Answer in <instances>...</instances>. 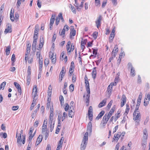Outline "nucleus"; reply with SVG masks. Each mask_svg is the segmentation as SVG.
<instances>
[{
	"label": "nucleus",
	"mask_w": 150,
	"mask_h": 150,
	"mask_svg": "<svg viewBox=\"0 0 150 150\" xmlns=\"http://www.w3.org/2000/svg\"><path fill=\"white\" fill-rule=\"evenodd\" d=\"M23 133V130H21L20 132V133L18 134L17 132L16 133V136L17 137V143L21 145L22 142L23 144H24L25 143V135H22V140L21 139V135Z\"/></svg>",
	"instance_id": "1"
},
{
	"label": "nucleus",
	"mask_w": 150,
	"mask_h": 150,
	"mask_svg": "<svg viewBox=\"0 0 150 150\" xmlns=\"http://www.w3.org/2000/svg\"><path fill=\"white\" fill-rule=\"evenodd\" d=\"M88 132H86L85 134L82 142L81 145V150H85L86 145L87 144L88 140Z\"/></svg>",
	"instance_id": "2"
},
{
	"label": "nucleus",
	"mask_w": 150,
	"mask_h": 150,
	"mask_svg": "<svg viewBox=\"0 0 150 150\" xmlns=\"http://www.w3.org/2000/svg\"><path fill=\"white\" fill-rule=\"evenodd\" d=\"M133 119L135 121V125H138L140 121L141 115L140 112H134L133 113Z\"/></svg>",
	"instance_id": "3"
},
{
	"label": "nucleus",
	"mask_w": 150,
	"mask_h": 150,
	"mask_svg": "<svg viewBox=\"0 0 150 150\" xmlns=\"http://www.w3.org/2000/svg\"><path fill=\"white\" fill-rule=\"evenodd\" d=\"M110 117L107 114H105L103 116L101 125L103 127H104L107 122L108 121Z\"/></svg>",
	"instance_id": "4"
},
{
	"label": "nucleus",
	"mask_w": 150,
	"mask_h": 150,
	"mask_svg": "<svg viewBox=\"0 0 150 150\" xmlns=\"http://www.w3.org/2000/svg\"><path fill=\"white\" fill-rule=\"evenodd\" d=\"M88 118L90 121H92L93 120V109L91 106L89 107L88 111Z\"/></svg>",
	"instance_id": "5"
},
{
	"label": "nucleus",
	"mask_w": 150,
	"mask_h": 150,
	"mask_svg": "<svg viewBox=\"0 0 150 150\" xmlns=\"http://www.w3.org/2000/svg\"><path fill=\"white\" fill-rule=\"evenodd\" d=\"M7 28H6L4 31V33L5 34L8 33H11L12 32L11 25V24L7 23L6 25Z\"/></svg>",
	"instance_id": "6"
},
{
	"label": "nucleus",
	"mask_w": 150,
	"mask_h": 150,
	"mask_svg": "<svg viewBox=\"0 0 150 150\" xmlns=\"http://www.w3.org/2000/svg\"><path fill=\"white\" fill-rule=\"evenodd\" d=\"M118 51V48L117 47V45H116L115 46L112 53V58H114L115 57L116 55L117 54Z\"/></svg>",
	"instance_id": "7"
},
{
	"label": "nucleus",
	"mask_w": 150,
	"mask_h": 150,
	"mask_svg": "<svg viewBox=\"0 0 150 150\" xmlns=\"http://www.w3.org/2000/svg\"><path fill=\"white\" fill-rule=\"evenodd\" d=\"M102 19V17L101 16H100L97 20L96 21V24L98 28L101 25V21Z\"/></svg>",
	"instance_id": "8"
},
{
	"label": "nucleus",
	"mask_w": 150,
	"mask_h": 150,
	"mask_svg": "<svg viewBox=\"0 0 150 150\" xmlns=\"http://www.w3.org/2000/svg\"><path fill=\"white\" fill-rule=\"evenodd\" d=\"M51 54H52L51 57L50 58H52V62L53 64H55L56 60V56H54V54L51 52H50L49 56H50Z\"/></svg>",
	"instance_id": "9"
},
{
	"label": "nucleus",
	"mask_w": 150,
	"mask_h": 150,
	"mask_svg": "<svg viewBox=\"0 0 150 150\" xmlns=\"http://www.w3.org/2000/svg\"><path fill=\"white\" fill-rule=\"evenodd\" d=\"M37 38H33V41L32 44V50L33 51H35L36 49V46L37 45Z\"/></svg>",
	"instance_id": "10"
},
{
	"label": "nucleus",
	"mask_w": 150,
	"mask_h": 150,
	"mask_svg": "<svg viewBox=\"0 0 150 150\" xmlns=\"http://www.w3.org/2000/svg\"><path fill=\"white\" fill-rule=\"evenodd\" d=\"M121 136L120 132H118L116 135L115 134L112 139V142H113L115 140L118 141Z\"/></svg>",
	"instance_id": "11"
},
{
	"label": "nucleus",
	"mask_w": 150,
	"mask_h": 150,
	"mask_svg": "<svg viewBox=\"0 0 150 150\" xmlns=\"http://www.w3.org/2000/svg\"><path fill=\"white\" fill-rule=\"evenodd\" d=\"M37 88L36 85H34L33 89L32 95L34 98L37 95Z\"/></svg>",
	"instance_id": "12"
},
{
	"label": "nucleus",
	"mask_w": 150,
	"mask_h": 150,
	"mask_svg": "<svg viewBox=\"0 0 150 150\" xmlns=\"http://www.w3.org/2000/svg\"><path fill=\"white\" fill-rule=\"evenodd\" d=\"M76 31L73 28H71V32L70 33V38L71 39H72V36H74L76 35Z\"/></svg>",
	"instance_id": "13"
},
{
	"label": "nucleus",
	"mask_w": 150,
	"mask_h": 150,
	"mask_svg": "<svg viewBox=\"0 0 150 150\" xmlns=\"http://www.w3.org/2000/svg\"><path fill=\"white\" fill-rule=\"evenodd\" d=\"M128 65L130 67H131V74L132 76H135V71L134 69L132 66L131 64L129 63L128 64Z\"/></svg>",
	"instance_id": "14"
},
{
	"label": "nucleus",
	"mask_w": 150,
	"mask_h": 150,
	"mask_svg": "<svg viewBox=\"0 0 150 150\" xmlns=\"http://www.w3.org/2000/svg\"><path fill=\"white\" fill-rule=\"evenodd\" d=\"M107 102V99H105L103 100L98 105V107L99 108H101L105 105Z\"/></svg>",
	"instance_id": "15"
},
{
	"label": "nucleus",
	"mask_w": 150,
	"mask_h": 150,
	"mask_svg": "<svg viewBox=\"0 0 150 150\" xmlns=\"http://www.w3.org/2000/svg\"><path fill=\"white\" fill-rule=\"evenodd\" d=\"M14 84L15 87L18 90V92L20 93H21V87L19 84L17 83L16 82H14Z\"/></svg>",
	"instance_id": "16"
},
{
	"label": "nucleus",
	"mask_w": 150,
	"mask_h": 150,
	"mask_svg": "<svg viewBox=\"0 0 150 150\" xmlns=\"http://www.w3.org/2000/svg\"><path fill=\"white\" fill-rule=\"evenodd\" d=\"M92 130V125L91 122H88L87 126V131L90 133H91Z\"/></svg>",
	"instance_id": "17"
},
{
	"label": "nucleus",
	"mask_w": 150,
	"mask_h": 150,
	"mask_svg": "<svg viewBox=\"0 0 150 150\" xmlns=\"http://www.w3.org/2000/svg\"><path fill=\"white\" fill-rule=\"evenodd\" d=\"M75 110L74 109H70L68 115L69 117H72L74 116V114Z\"/></svg>",
	"instance_id": "18"
},
{
	"label": "nucleus",
	"mask_w": 150,
	"mask_h": 150,
	"mask_svg": "<svg viewBox=\"0 0 150 150\" xmlns=\"http://www.w3.org/2000/svg\"><path fill=\"white\" fill-rule=\"evenodd\" d=\"M96 69V67H94L92 72V76L93 79H95L96 77V74L97 73Z\"/></svg>",
	"instance_id": "19"
},
{
	"label": "nucleus",
	"mask_w": 150,
	"mask_h": 150,
	"mask_svg": "<svg viewBox=\"0 0 150 150\" xmlns=\"http://www.w3.org/2000/svg\"><path fill=\"white\" fill-rule=\"evenodd\" d=\"M105 112L103 111H102L97 116L96 118V119L98 120L99 119L101 118L103 115L104 114Z\"/></svg>",
	"instance_id": "20"
},
{
	"label": "nucleus",
	"mask_w": 150,
	"mask_h": 150,
	"mask_svg": "<svg viewBox=\"0 0 150 150\" xmlns=\"http://www.w3.org/2000/svg\"><path fill=\"white\" fill-rule=\"evenodd\" d=\"M44 43V38L43 37H41L40 38L39 48H42L43 46Z\"/></svg>",
	"instance_id": "21"
},
{
	"label": "nucleus",
	"mask_w": 150,
	"mask_h": 150,
	"mask_svg": "<svg viewBox=\"0 0 150 150\" xmlns=\"http://www.w3.org/2000/svg\"><path fill=\"white\" fill-rule=\"evenodd\" d=\"M115 110V108L114 107H112L110 110L109 113L107 114V115L110 117L114 113Z\"/></svg>",
	"instance_id": "22"
},
{
	"label": "nucleus",
	"mask_w": 150,
	"mask_h": 150,
	"mask_svg": "<svg viewBox=\"0 0 150 150\" xmlns=\"http://www.w3.org/2000/svg\"><path fill=\"white\" fill-rule=\"evenodd\" d=\"M38 28H36V27H35V30L34 31V33L33 36V38H37L38 37Z\"/></svg>",
	"instance_id": "23"
},
{
	"label": "nucleus",
	"mask_w": 150,
	"mask_h": 150,
	"mask_svg": "<svg viewBox=\"0 0 150 150\" xmlns=\"http://www.w3.org/2000/svg\"><path fill=\"white\" fill-rule=\"evenodd\" d=\"M146 141H142V149L143 150H145L146 148Z\"/></svg>",
	"instance_id": "24"
},
{
	"label": "nucleus",
	"mask_w": 150,
	"mask_h": 150,
	"mask_svg": "<svg viewBox=\"0 0 150 150\" xmlns=\"http://www.w3.org/2000/svg\"><path fill=\"white\" fill-rule=\"evenodd\" d=\"M112 91V85L111 84H110V85L108 86L107 88V91H108V93H109V94L111 93V91Z\"/></svg>",
	"instance_id": "25"
},
{
	"label": "nucleus",
	"mask_w": 150,
	"mask_h": 150,
	"mask_svg": "<svg viewBox=\"0 0 150 150\" xmlns=\"http://www.w3.org/2000/svg\"><path fill=\"white\" fill-rule=\"evenodd\" d=\"M55 16L52 15L51 17L50 21V25L52 26L55 20Z\"/></svg>",
	"instance_id": "26"
},
{
	"label": "nucleus",
	"mask_w": 150,
	"mask_h": 150,
	"mask_svg": "<svg viewBox=\"0 0 150 150\" xmlns=\"http://www.w3.org/2000/svg\"><path fill=\"white\" fill-rule=\"evenodd\" d=\"M31 76H27L26 80V85L27 86H29L30 84V82L31 80Z\"/></svg>",
	"instance_id": "27"
},
{
	"label": "nucleus",
	"mask_w": 150,
	"mask_h": 150,
	"mask_svg": "<svg viewBox=\"0 0 150 150\" xmlns=\"http://www.w3.org/2000/svg\"><path fill=\"white\" fill-rule=\"evenodd\" d=\"M85 84V87L86 88V90L87 91V93H90V89L89 87V84Z\"/></svg>",
	"instance_id": "28"
},
{
	"label": "nucleus",
	"mask_w": 150,
	"mask_h": 150,
	"mask_svg": "<svg viewBox=\"0 0 150 150\" xmlns=\"http://www.w3.org/2000/svg\"><path fill=\"white\" fill-rule=\"evenodd\" d=\"M25 0H17V2L16 4V7L17 8H19L21 4V2L22 1V2H23L25 1Z\"/></svg>",
	"instance_id": "29"
},
{
	"label": "nucleus",
	"mask_w": 150,
	"mask_h": 150,
	"mask_svg": "<svg viewBox=\"0 0 150 150\" xmlns=\"http://www.w3.org/2000/svg\"><path fill=\"white\" fill-rule=\"evenodd\" d=\"M70 8L72 12L74 14L76 13V11L75 8L74 7L72 6L71 4H70Z\"/></svg>",
	"instance_id": "30"
},
{
	"label": "nucleus",
	"mask_w": 150,
	"mask_h": 150,
	"mask_svg": "<svg viewBox=\"0 0 150 150\" xmlns=\"http://www.w3.org/2000/svg\"><path fill=\"white\" fill-rule=\"evenodd\" d=\"M10 47L9 46L7 47L5 50V52H6V55H8L10 54Z\"/></svg>",
	"instance_id": "31"
},
{
	"label": "nucleus",
	"mask_w": 150,
	"mask_h": 150,
	"mask_svg": "<svg viewBox=\"0 0 150 150\" xmlns=\"http://www.w3.org/2000/svg\"><path fill=\"white\" fill-rule=\"evenodd\" d=\"M10 18L12 21L13 22L14 21L15 18L14 17L13 13L11 11L10 13Z\"/></svg>",
	"instance_id": "32"
},
{
	"label": "nucleus",
	"mask_w": 150,
	"mask_h": 150,
	"mask_svg": "<svg viewBox=\"0 0 150 150\" xmlns=\"http://www.w3.org/2000/svg\"><path fill=\"white\" fill-rule=\"evenodd\" d=\"M6 83V82L5 81H4L2 83L1 85H0V90L1 89L3 90L4 88V87L5 86Z\"/></svg>",
	"instance_id": "33"
},
{
	"label": "nucleus",
	"mask_w": 150,
	"mask_h": 150,
	"mask_svg": "<svg viewBox=\"0 0 150 150\" xmlns=\"http://www.w3.org/2000/svg\"><path fill=\"white\" fill-rule=\"evenodd\" d=\"M115 37V34H110L109 36V42H112Z\"/></svg>",
	"instance_id": "34"
},
{
	"label": "nucleus",
	"mask_w": 150,
	"mask_h": 150,
	"mask_svg": "<svg viewBox=\"0 0 150 150\" xmlns=\"http://www.w3.org/2000/svg\"><path fill=\"white\" fill-rule=\"evenodd\" d=\"M66 31V30L64 29V28H63V29H62V31L61 33H60V32L59 31V35L61 36L63 35V37H64V35L65 34V31Z\"/></svg>",
	"instance_id": "35"
},
{
	"label": "nucleus",
	"mask_w": 150,
	"mask_h": 150,
	"mask_svg": "<svg viewBox=\"0 0 150 150\" xmlns=\"http://www.w3.org/2000/svg\"><path fill=\"white\" fill-rule=\"evenodd\" d=\"M54 116L53 114L50 113V116H49V122H51L53 120V117Z\"/></svg>",
	"instance_id": "36"
},
{
	"label": "nucleus",
	"mask_w": 150,
	"mask_h": 150,
	"mask_svg": "<svg viewBox=\"0 0 150 150\" xmlns=\"http://www.w3.org/2000/svg\"><path fill=\"white\" fill-rule=\"evenodd\" d=\"M74 103L73 101H72L71 102V103H70L69 105H70V109H74Z\"/></svg>",
	"instance_id": "37"
},
{
	"label": "nucleus",
	"mask_w": 150,
	"mask_h": 150,
	"mask_svg": "<svg viewBox=\"0 0 150 150\" xmlns=\"http://www.w3.org/2000/svg\"><path fill=\"white\" fill-rule=\"evenodd\" d=\"M49 124H50V131L51 132H52L53 129L54 127V123H52V122H49Z\"/></svg>",
	"instance_id": "38"
},
{
	"label": "nucleus",
	"mask_w": 150,
	"mask_h": 150,
	"mask_svg": "<svg viewBox=\"0 0 150 150\" xmlns=\"http://www.w3.org/2000/svg\"><path fill=\"white\" fill-rule=\"evenodd\" d=\"M128 117L127 116H125L123 117V120L121 121V123H124L126 120H127Z\"/></svg>",
	"instance_id": "39"
},
{
	"label": "nucleus",
	"mask_w": 150,
	"mask_h": 150,
	"mask_svg": "<svg viewBox=\"0 0 150 150\" xmlns=\"http://www.w3.org/2000/svg\"><path fill=\"white\" fill-rule=\"evenodd\" d=\"M63 141H64V138L63 137H62V138L60 139L58 145H61V146H62V144L63 142Z\"/></svg>",
	"instance_id": "40"
},
{
	"label": "nucleus",
	"mask_w": 150,
	"mask_h": 150,
	"mask_svg": "<svg viewBox=\"0 0 150 150\" xmlns=\"http://www.w3.org/2000/svg\"><path fill=\"white\" fill-rule=\"evenodd\" d=\"M58 17H59V19H61L62 20V22H64V20L62 16V13H60L58 15Z\"/></svg>",
	"instance_id": "41"
},
{
	"label": "nucleus",
	"mask_w": 150,
	"mask_h": 150,
	"mask_svg": "<svg viewBox=\"0 0 150 150\" xmlns=\"http://www.w3.org/2000/svg\"><path fill=\"white\" fill-rule=\"evenodd\" d=\"M31 46V44L30 43H28L27 45V50L28 52H29L30 51V47Z\"/></svg>",
	"instance_id": "42"
},
{
	"label": "nucleus",
	"mask_w": 150,
	"mask_h": 150,
	"mask_svg": "<svg viewBox=\"0 0 150 150\" xmlns=\"http://www.w3.org/2000/svg\"><path fill=\"white\" fill-rule=\"evenodd\" d=\"M27 76H31V67L30 66L28 67V69L27 71Z\"/></svg>",
	"instance_id": "43"
},
{
	"label": "nucleus",
	"mask_w": 150,
	"mask_h": 150,
	"mask_svg": "<svg viewBox=\"0 0 150 150\" xmlns=\"http://www.w3.org/2000/svg\"><path fill=\"white\" fill-rule=\"evenodd\" d=\"M43 137L42 135H40L38 138L37 140L41 142L42 139Z\"/></svg>",
	"instance_id": "44"
},
{
	"label": "nucleus",
	"mask_w": 150,
	"mask_h": 150,
	"mask_svg": "<svg viewBox=\"0 0 150 150\" xmlns=\"http://www.w3.org/2000/svg\"><path fill=\"white\" fill-rule=\"evenodd\" d=\"M126 109L125 110V112L126 113H127V114L129 112V105L128 104H127L126 105Z\"/></svg>",
	"instance_id": "45"
},
{
	"label": "nucleus",
	"mask_w": 150,
	"mask_h": 150,
	"mask_svg": "<svg viewBox=\"0 0 150 150\" xmlns=\"http://www.w3.org/2000/svg\"><path fill=\"white\" fill-rule=\"evenodd\" d=\"M11 60V62L13 63L15 62V55L14 54H13L12 55Z\"/></svg>",
	"instance_id": "46"
},
{
	"label": "nucleus",
	"mask_w": 150,
	"mask_h": 150,
	"mask_svg": "<svg viewBox=\"0 0 150 150\" xmlns=\"http://www.w3.org/2000/svg\"><path fill=\"white\" fill-rule=\"evenodd\" d=\"M121 100L122 101L126 102V98L125 95H122Z\"/></svg>",
	"instance_id": "47"
},
{
	"label": "nucleus",
	"mask_w": 150,
	"mask_h": 150,
	"mask_svg": "<svg viewBox=\"0 0 150 150\" xmlns=\"http://www.w3.org/2000/svg\"><path fill=\"white\" fill-rule=\"evenodd\" d=\"M69 88L70 91H74V86L73 84H71L70 85L69 87Z\"/></svg>",
	"instance_id": "48"
},
{
	"label": "nucleus",
	"mask_w": 150,
	"mask_h": 150,
	"mask_svg": "<svg viewBox=\"0 0 150 150\" xmlns=\"http://www.w3.org/2000/svg\"><path fill=\"white\" fill-rule=\"evenodd\" d=\"M98 33L97 32H95L93 33V37L94 38V39H96L97 36H98Z\"/></svg>",
	"instance_id": "49"
},
{
	"label": "nucleus",
	"mask_w": 150,
	"mask_h": 150,
	"mask_svg": "<svg viewBox=\"0 0 150 150\" xmlns=\"http://www.w3.org/2000/svg\"><path fill=\"white\" fill-rule=\"evenodd\" d=\"M5 6L4 4H3L1 6L0 8V12L1 13H2L3 11V9L4 8Z\"/></svg>",
	"instance_id": "50"
},
{
	"label": "nucleus",
	"mask_w": 150,
	"mask_h": 150,
	"mask_svg": "<svg viewBox=\"0 0 150 150\" xmlns=\"http://www.w3.org/2000/svg\"><path fill=\"white\" fill-rule=\"evenodd\" d=\"M39 122V121L38 120H36L34 124V126L35 127H37L38 125Z\"/></svg>",
	"instance_id": "51"
},
{
	"label": "nucleus",
	"mask_w": 150,
	"mask_h": 150,
	"mask_svg": "<svg viewBox=\"0 0 150 150\" xmlns=\"http://www.w3.org/2000/svg\"><path fill=\"white\" fill-rule=\"evenodd\" d=\"M147 100V98L146 97H145V98H144V105L145 106H146L147 105L149 104V102L148 101H146V100Z\"/></svg>",
	"instance_id": "52"
},
{
	"label": "nucleus",
	"mask_w": 150,
	"mask_h": 150,
	"mask_svg": "<svg viewBox=\"0 0 150 150\" xmlns=\"http://www.w3.org/2000/svg\"><path fill=\"white\" fill-rule=\"evenodd\" d=\"M124 54L123 53H120V55H119V58H118V60H117L118 62V63H119V64H120V63L121 61V60L122 57H121L122 56V55H121V54Z\"/></svg>",
	"instance_id": "53"
},
{
	"label": "nucleus",
	"mask_w": 150,
	"mask_h": 150,
	"mask_svg": "<svg viewBox=\"0 0 150 150\" xmlns=\"http://www.w3.org/2000/svg\"><path fill=\"white\" fill-rule=\"evenodd\" d=\"M45 64L46 66H47L48 64H49V61L48 59H46L45 60Z\"/></svg>",
	"instance_id": "54"
},
{
	"label": "nucleus",
	"mask_w": 150,
	"mask_h": 150,
	"mask_svg": "<svg viewBox=\"0 0 150 150\" xmlns=\"http://www.w3.org/2000/svg\"><path fill=\"white\" fill-rule=\"evenodd\" d=\"M1 135H2V137L4 139L6 138L7 137V134L6 133L2 132Z\"/></svg>",
	"instance_id": "55"
},
{
	"label": "nucleus",
	"mask_w": 150,
	"mask_h": 150,
	"mask_svg": "<svg viewBox=\"0 0 150 150\" xmlns=\"http://www.w3.org/2000/svg\"><path fill=\"white\" fill-rule=\"evenodd\" d=\"M120 112L119 111H118L117 112V113L115 114V116L119 118L120 117Z\"/></svg>",
	"instance_id": "56"
},
{
	"label": "nucleus",
	"mask_w": 150,
	"mask_h": 150,
	"mask_svg": "<svg viewBox=\"0 0 150 150\" xmlns=\"http://www.w3.org/2000/svg\"><path fill=\"white\" fill-rule=\"evenodd\" d=\"M95 3L96 6H99L100 5V0H95Z\"/></svg>",
	"instance_id": "57"
},
{
	"label": "nucleus",
	"mask_w": 150,
	"mask_h": 150,
	"mask_svg": "<svg viewBox=\"0 0 150 150\" xmlns=\"http://www.w3.org/2000/svg\"><path fill=\"white\" fill-rule=\"evenodd\" d=\"M70 46V45H66L67 49V51L68 52V53L69 54H70V51L69 50Z\"/></svg>",
	"instance_id": "58"
},
{
	"label": "nucleus",
	"mask_w": 150,
	"mask_h": 150,
	"mask_svg": "<svg viewBox=\"0 0 150 150\" xmlns=\"http://www.w3.org/2000/svg\"><path fill=\"white\" fill-rule=\"evenodd\" d=\"M87 41V40L86 39L82 40L81 42V45H84L86 43Z\"/></svg>",
	"instance_id": "59"
},
{
	"label": "nucleus",
	"mask_w": 150,
	"mask_h": 150,
	"mask_svg": "<svg viewBox=\"0 0 150 150\" xmlns=\"http://www.w3.org/2000/svg\"><path fill=\"white\" fill-rule=\"evenodd\" d=\"M69 109V105L68 103L66 104L65 107L64 108L65 111H67Z\"/></svg>",
	"instance_id": "60"
},
{
	"label": "nucleus",
	"mask_w": 150,
	"mask_h": 150,
	"mask_svg": "<svg viewBox=\"0 0 150 150\" xmlns=\"http://www.w3.org/2000/svg\"><path fill=\"white\" fill-rule=\"evenodd\" d=\"M147 136H148V135L143 134V141L145 140V141H146V139H147Z\"/></svg>",
	"instance_id": "61"
},
{
	"label": "nucleus",
	"mask_w": 150,
	"mask_h": 150,
	"mask_svg": "<svg viewBox=\"0 0 150 150\" xmlns=\"http://www.w3.org/2000/svg\"><path fill=\"white\" fill-rule=\"evenodd\" d=\"M18 108V106H13L12 108V109L13 110H17Z\"/></svg>",
	"instance_id": "62"
},
{
	"label": "nucleus",
	"mask_w": 150,
	"mask_h": 150,
	"mask_svg": "<svg viewBox=\"0 0 150 150\" xmlns=\"http://www.w3.org/2000/svg\"><path fill=\"white\" fill-rule=\"evenodd\" d=\"M60 19H59V17H58L56 19L55 24L56 25H57L59 22Z\"/></svg>",
	"instance_id": "63"
},
{
	"label": "nucleus",
	"mask_w": 150,
	"mask_h": 150,
	"mask_svg": "<svg viewBox=\"0 0 150 150\" xmlns=\"http://www.w3.org/2000/svg\"><path fill=\"white\" fill-rule=\"evenodd\" d=\"M112 100H110V102L108 104L107 106V107H108V108H110V107H111V106L112 104Z\"/></svg>",
	"instance_id": "64"
}]
</instances>
